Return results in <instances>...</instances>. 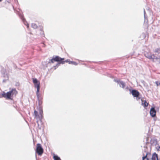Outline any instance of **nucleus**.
<instances>
[{
  "label": "nucleus",
  "instance_id": "22",
  "mask_svg": "<svg viewBox=\"0 0 160 160\" xmlns=\"http://www.w3.org/2000/svg\"><path fill=\"white\" fill-rule=\"evenodd\" d=\"M155 52L158 54H160V48H157L155 49Z\"/></svg>",
  "mask_w": 160,
  "mask_h": 160
},
{
  "label": "nucleus",
  "instance_id": "1",
  "mask_svg": "<svg viewBox=\"0 0 160 160\" xmlns=\"http://www.w3.org/2000/svg\"><path fill=\"white\" fill-rule=\"evenodd\" d=\"M9 91L5 93L3 92L2 93V97L0 98L4 97L7 100H12L14 96H16L18 93V92L15 88H12L11 89H10Z\"/></svg>",
  "mask_w": 160,
  "mask_h": 160
},
{
  "label": "nucleus",
  "instance_id": "8",
  "mask_svg": "<svg viewBox=\"0 0 160 160\" xmlns=\"http://www.w3.org/2000/svg\"><path fill=\"white\" fill-rule=\"evenodd\" d=\"M1 77L3 78H9L8 74L7 73L6 70L5 69H2L1 70Z\"/></svg>",
  "mask_w": 160,
  "mask_h": 160
},
{
  "label": "nucleus",
  "instance_id": "17",
  "mask_svg": "<svg viewBox=\"0 0 160 160\" xmlns=\"http://www.w3.org/2000/svg\"><path fill=\"white\" fill-rule=\"evenodd\" d=\"M43 27H40V30L41 32H40V34L41 35H42V36H43L44 37V31H43Z\"/></svg>",
  "mask_w": 160,
  "mask_h": 160
},
{
  "label": "nucleus",
  "instance_id": "24",
  "mask_svg": "<svg viewBox=\"0 0 160 160\" xmlns=\"http://www.w3.org/2000/svg\"><path fill=\"white\" fill-rule=\"evenodd\" d=\"M34 114L35 117L36 118V117L38 115V111H36V110H34Z\"/></svg>",
  "mask_w": 160,
  "mask_h": 160
},
{
  "label": "nucleus",
  "instance_id": "25",
  "mask_svg": "<svg viewBox=\"0 0 160 160\" xmlns=\"http://www.w3.org/2000/svg\"><path fill=\"white\" fill-rule=\"evenodd\" d=\"M4 79H3L2 81V82L3 83H5L6 81L9 80V78L7 79V78H4Z\"/></svg>",
  "mask_w": 160,
  "mask_h": 160
},
{
  "label": "nucleus",
  "instance_id": "2",
  "mask_svg": "<svg viewBox=\"0 0 160 160\" xmlns=\"http://www.w3.org/2000/svg\"><path fill=\"white\" fill-rule=\"evenodd\" d=\"M130 93L134 97H136L137 100L141 99L140 92L136 89H129Z\"/></svg>",
  "mask_w": 160,
  "mask_h": 160
},
{
  "label": "nucleus",
  "instance_id": "32",
  "mask_svg": "<svg viewBox=\"0 0 160 160\" xmlns=\"http://www.w3.org/2000/svg\"><path fill=\"white\" fill-rule=\"evenodd\" d=\"M37 122L38 123V121H37Z\"/></svg>",
  "mask_w": 160,
  "mask_h": 160
},
{
  "label": "nucleus",
  "instance_id": "18",
  "mask_svg": "<svg viewBox=\"0 0 160 160\" xmlns=\"http://www.w3.org/2000/svg\"><path fill=\"white\" fill-rule=\"evenodd\" d=\"M144 15L145 19V22H148V20L147 19V17H146V13L145 12V10L144 9Z\"/></svg>",
  "mask_w": 160,
  "mask_h": 160
},
{
  "label": "nucleus",
  "instance_id": "10",
  "mask_svg": "<svg viewBox=\"0 0 160 160\" xmlns=\"http://www.w3.org/2000/svg\"><path fill=\"white\" fill-rule=\"evenodd\" d=\"M156 111L154 107H152L150 109V113L151 116L153 118L156 116Z\"/></svg>",
  "mask_w": 160,
  "mask_h": 160
},
{
  "label": "nucleus",
  "instance_id": "12",
  "mask_svg": "<svg viewBox=\"0 0 160 160\" xmlns=\"http://www.w3.org/2000/svg\"><path fill=\"white\" fill-rule=\"evenodd\" d=\"M20 16V17L22 19V21L23 22L24 25L27 26V28H28L29 27V24L26 20L24 18L23 16L22 15H21Z\"/></svg>",
  "mask_w": 160,
  "mask_h": 160
},
{
  "label": "nucleus",
  "instance_id": "7",
  "mask_svg": "<svg viewBox=\"0 0 160 160\" xmlns=\"http://www.w3.org/2000/svg\"><path fill=\"white\" fill-rule=\"evenodd\" d=\"M61 58L58 56H53L52 59L50 60L49 61H50L52 63H53L54 62H59L60 60H61ZM48 62L50 63V61H49Z\"/></svg>",
  "mask_w": 160,
  "mask_h": 160
},
{
  "label": "nucleus",
  "instance_id": "9",
  "mask_svg": "<svg viewBox=\"0 0 160 160\" xmlns=\"http://www.w3.org/2000/svg\"><path fill=\"white\" fill-rule=\"evenodd\" d=\"M113 81L114 82L117 83L118 84H119L120 87H122L123 88H124L126 84L124 82L116 79H114Z\"/></svg>",
  "mask_w": 160,
  "mask_h": 160
},
{
  "label": "nucleus",
  "instance_id": "19",
  "mask_svg": "<svg viewBox=\"0 0 160 160\" xmlns=\"http://www.w3.org/2000/svg\"><path fill=\"white\" fill-rule=\"evenodd\" d=\"M69 64L74 65H78V63L76 62L73 61H70L69 62Z\"/></svg>",
  "mask_w": 160,
  "mask_h": 160
},
{
  "label": "nucleus",
  "instance_id": "30",
  "mask_svg": "<svg viewBox=\"0 0 160 160\" xmlns=\"http://www.w3.org/2000/svg\"><path fill=\"white\" fill-rule=\"evenodd\" d=\"M146 159L147 160H149V159L147 157V158H146Z\"/></svg>",
  "mask_w": 160,
  "mask_h": 160
},
{
  "label": "nucleus",
  "instance_id": "13",
  "mask_svg": "<svg viewBox=\"0 0 160 160\" xmlns=\"http://www.w3.org/2000/svg\"><path fill=\"white\" fill-rule=\"evenodd\" d=\"M152 160H158V154L156 152L152 154Z\"/></svg>",
  "mask_w": 160,
  "mask_h": 160
},
{
  "label": "nucleus",
  "instance_id": "5",
  "mask_svg": "<svg viewBox=\"0 0 160 160\" xmlns=\"http://www.w3.org/2000/svg\"><path fill=\"white\" fill-rule=\"evenodd\" d=\"M32 82L34 84L35 88H37V90L38 91L40 89V82L36 78H32Z\"/></svg>",
  "mask_w": 160,
  "mask_h": 160
},
{
  "label": "nucleus",
  "instance_id": "23",
  "mask_svg": "<svg viewBox=\"0 0 160 160\" xmlns=\"http://www.w3.org/2000/svg\"><path fill=\"white\" fill-rule=\"evenodd\" d=\"M148 154H150V153L148 152H147L146 153V155L145 156H143V157H142V160H144V159H146V158H147V156L148 155Z\"/></svg>",
  "mask_w": 160,
  "mask_h": 160
},
{
  "label": "nucleus",
  "instance_id": "20",
  "mask_svg": "<svg viewBox=\"0 0 160 160\" xmlns=\"http://www.w3.org/2000/svg\"><path fill=\"white\" fill-rule=\"evenodd\" d=\"M32 27L34 29H36L38 28V26L36 24L34 23L32 24Z\"/></svg>",
  "mask_w": 160,
  "mask_h": 160
},
{
  "label": "nucleus",
  "instance_id": "11",
  "mask_svg": "<svg viewBox=\"0 0 160 160\" xmlns=\"http://www.w3.org/2000/svg\"><path fill=\"white\" fill-rule=\"evenodd\" d=\"M150 141L151 145L156 146L158 144L157 139L155 138L151 139Z\"/></svg>",
  "mask_w": 160,
  "mask_h": 160
},
{
  "label": "nucleus",
  "instance_id": "31",
  "mask_svg": "<svg viewBox=\"0 0 160 160\" xmlns=\"http://www.w3.org/2000/svg\"><path fill=\"white\" fill-rule=\"evenodd\" d=\"M36 158L37 159V155L36 154Z\"/></svg>",
  "mask_w": 160,
  "mask_h": 160
},
{
  "label": "nucleus",
  "instance_id": "16",
  "mask_svg": "<svg viewBox=\"0 0 160 160\" xmlns=\"http://www.w3.org/2000/svg\"><path fill=\"white\" fill-rule=\"evenodd\" d=\"M53 158L54 160H61L60 158L57 155L54 154Z\"/></svg>",
  "mask_w": 160,
  "mask_h": 160
},
{
  "label": "nucleus",
  "instance_id": "26",
  "mask_svg": "<svg viewBox=\"0 0 160 160\" xmlns=\"http://www.w3.org/2000/svg\"><path fill=\"white\" fill-rule=\"evenodd\" d=\"M20 83L18 82H16L15 86H20Z\"/></svg>",
  "mask_w": 160,
  "mask_h": 160
},
{
  "label": "nucleus",
  "instance_id": "29",
  "mask_svg": "<svg viewBox=\"0 0 160 160\" xmlns=\"http://www.w3.org/2000/svg\"><path fill=\"white\" fill-rule=\"evenodd\" d=\"M156 149H157V151H160V146L156 147Z\"/></svg>",
  "mask_w": 160,
  "mask_h": 160
},
{
  "label": "nucleus",
  "instance_id": "28",
  "mask_svg": "<svg viewBox=\"0 0 160 160\" xmlns=\"http://www.w3.org/2000/svg\"><path fill=\"white\" fill-rule=\"evenodd\" d=\"M39 113H40V115H42V113H43V111H42V110L41 109L40 111H39Z\"/></svg>",
  "mask_w": 160,
  "mask_h": 160
},
{
  "label": "nucleus",
  "instance_id": "6",
  "mask_svg": "<svg viewBox=\"0 0 160 160\" xmlns=\"http://www.w3.org/2000/svg\"><path fill=\"white\" fill-rule=\"evenodd\" d=\"M61 59H62L61 60H60V61H59V62H58L56 65L54 66V67L55 68L54 69H56L61 64H64L65 62H68V63L69 64V62L70 61L69 60L67 59V60L64 61V60L65 59L64 58H61Z\"/></svg>",
  "mask_w": 160,
  "mask_h": 160
},
{
  "label": "nucleus",
  "instance_id": "3",
  "mask_svg": "<svg viewBox=\"0 0 160 160\" xmlns=\"http://www.w3.org/2000/svg\"><path fill=\"white\" fill-rule=\"evenodd\" d=\"M35 151L36 153L38 154L39 156H41L43 152V149L41 144L38 143L37 144L36 148Z\"/></svg>",
  "mask_w": 160,
  "mask_h": 160
},
{
  "label": "nucleus",
  "instance_id": "14",
  "mask_svg": "<svg viewBox=\"0 0 160 160\" xmlns=\"http://www.w3.org/2000/svg\"><path fill=\"white\" fill-rule=\"evenodd\" d=\"M39 91H40V89H38V90H37V91H36V92L38 100L39 102L40 101V97Z\"/></svg>",
  "mask_w": 160,
  "mask_h": 160
},
{
  "label": "nucleus",
  "instance_id": "27",
  "mask_svg": "<svg viewBox=\"0 0 160 160\" xmlns=\"http://www.w3.org/2000/svg\"><path fill=\"white\" fill-rule=\"evenodd\" d=\"M155 83L158 86L160 84V82L158 81H156Z\"/></svg>",
  "mask_w": 160,
  "mask_h": 160
},
{
  "label": "nucleus",
  "instance_id": "21",
  "mask_svg": "<svg viewBox=\"0 0 160 160\" xmlns=\"http://www.w3.org/2000/svg\"><path fill=\"white\" fill-rule=\"evenodd\" d=\"M42 115H38V116L36 117L37 119H38L40 120L41 121L42 118Z\"/></svg>",
  "mask_w": 160,
  "mask_h": 160
},
{
  "label": "nucleus",
  "instance_id": "33",
  "mask_svg": "<svg viewBox=\"0 0 160 160\" xmlns=\"http://www.w3.org/2000/svg\"><path fill=\"white\" fill-rule=\"evenodd\" d=\"M2 1V0H0V2H1Z\"/></svg>",
  "mask_w": 160,
  "mask_h": 160
},
{
  "label": "nucleus",
  "instance_id": "4",
  "mask_svg": "<svg viewBox=\"0 0 160 160\" xmlns=\"http://www.w3.org/2000/svg\"><path fill=\"white\" fill-rule=\"evenodd\" d=\"M144 55L147 58L150 59H152L153 60L154 59L157 60L159 59L154 54H152L151 53L149 52H145L144 53Z\"/></svg>",
  "mask_w": 160,
  "mask_h": 160
},
{
  "label": "nucleus",
  "instance_id": "15",
  "mask_svg": "<svg viewBox=\"0 0 160 160\" xmlns=\"http://www.w3.org/2000/svg\"><path fill=\"white\" fill-rule=\"evenodd\" d=\"M142 104L144 108H146L148 106L149 104L147 102L146 100H145L144 101V102L142 101Z\"/></svg>",
  "mask_w": 160,
  "mask_h": 160
}]
</instances>
